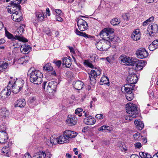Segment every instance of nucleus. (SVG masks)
<instances>
[{
    "label": "nucleus",
    "instance_id": "16",
    "mask_svg": "<svg viewBox=\"0 0 158 158\" xmlns=\"http://www.w3.org/2000/svg\"><path fill=\"white\" fill-rule=\"evenodd\" d=\"M148 30L149 31V34L151 35L152 33H156L158 31L157 25L156 24H152L151 25H149L148 27Z\"/></svg>",
    "mask_w": 158,
    "mask_h": 158
},
{
    "label": "nucleus",
    "instance_id": "60",
    "mask_svg": "<svg viewBox=\"0 0 158 158\" xmlns=\"http://www.w3.org/2000/svg\"><path fill=\"white\" fill-rule=\"evenodd\" d=\"M46 13L47 15H48V16H50V13L49 9L48 8H47L46 9Z\"/></svg>",
    "mask_w": 158,
    "mask_h": 158
},
{
    "label": "nucleus",
    "instance_id": "61",
    "mask_svg": "<svg viewBox=\"0 0 158 158\" xmlns=\"http://www.w3.org/2000/svg\"><path fill=\"white\" fill-rule=\"evenodd\" d=\"M97 98H93V101H91L90 102V107L92 106V104H93L94 102L97 101Z\"/></svg>",
    "mask_w": 158,
    "mask_h": 158
},
{
    "label": "nucleus",
    "instance_id": "5",
    "mask_svg": "<svg viewBox=\"0 0 158 158\" xmlns=\"http://www.w3.org/2000/svg\"><path fill=\"white\" fill-rule=\"evenodd\" d=\"M19 1L18 2H12L11 5L14 7H16V10L15 11L11 16L12 19L14 21L16 22H20L22 19V17L20 10L21 9V6L19 5L21 3V0H19Z\"/></svg>",
    "mask_w": 158,
    "mask_h": 158
},
{
    "label": "nucleus",
    "instance_id": "29",
    "mask_svg": "<svg viewBox=\"0 0 158 158\" xmlns=\"http://www.w3.org/2000/svg\"><path fill=\"white\" fill-rule=\"evenodd\" d=\"M31 49V48L28 45H25L21 46V52L23 53L27 54Z\"/></svg>",
    "mask_w": 158,
    "mask_h": 158
},
{
    "label": "nucleus",
    "instance_id": "38",
    "mask_svg": "<svg viewBox=\"0 0 158 158\" xmlns=\"http://www.w3.org/2000/svg\"><path fill=\"white\" fill-rule=\"evenodd\" d=\"M120 23V20L117 18L113 19L110 21L111 24L113 26L118 25Z\"/></svg>",
    "mask_w": 158,
    "mask_h": 158
},
{
    "label": "nucleus",
    "instance_id": "23",
    "mask_svg": "<svg viewBox=\"0 0 158 158\" xmlns=\"http://www.w3.org/2000/svg\"><path fill=\"white\" fill-rule=\"evenodd\" d=\"M57 140L56 138H54L52 136L50 138V139H47L45 141V143L47 145L51 147L53 145V144L56 145L57 144Z\"/></svg>",
    "mask_w": 158,
    "mask_h": 158
},
{
    "label": "nucleus",
    "instance_id": "20",
    "mask_svg": "<svg viewBox=\"0 0 158 158\" xmlns=\"http://www.w3.org/2000/svg\"><path fill=\"white\" fill-rule=\"evenodd\" d=\"M73 87L75 89L78 90L81 89L83 88V86L84 85L83 82L80 81H77L73 82Z\"/></svg>",
    "mask_w": 158,
    "mask_h": 158
},
{
    "label": "nucleus",
    "instance_id": "59",
    "mask_svg": "<svg viewBox=\"0 0 158 158\" xmlns=\"http://www.w3.org/2000/svg\"><path fill=\"white\" fill-rule=\"evenodd\" d=\"M23 158H31V156L29 153H26L25 154Z\"/></svg>",
    "mask_w": 158,
    "mask_h": 158
},
{
    "label": "nucleus",
    "instance_id": "55",
    "mask_svg": "<svg viewBox=\"0 0 158 158\" xmlns=\"http://www.w3.org/2000/svg\"><path fill=\"white\" fill-rule=\"evenodd\" d=\"M33 158H41L40 157V154H39V152L36 153L33 156Z\"/></svg>",
    "mask_w": 158,
    "mask_h": 158
},
{
    "label": "nucleus",
    "instance_id": "34",
    "mask_svg": "<svg viewBox=\"0 0 158 158\" xmlns=\"http://www.w3.org/2000/svg\"><path fill=\"white\" fill-rule=\"evenodd\" d=\"M100 82L102 83L101 85L109 84V81L108 77L105 76H103L101 78Z\"/></svg>",
    "mask_w": 158,
    "mask_h": 158
},
{
    "label": "nucleus",
    "instance_id": "40",
    "mask_svg": "<svg viewBox=\"0 0 158 158\" xmlns=\"http://www.w3.org/2000/svg\"><path fill=\"white\" fill-rule=\"evenodd\" d=\"M1 115L3 117H6L9 114V111L5 108H3L2 109L1 112Z\"/></svg>",
    "mask_w": 158,
    "mask_h": 158
},
{
    "label": "nucleus",
    "instance_id": "32",
    "mask_svg": "<svg viewBox=\"0 0 158 158\" xmlns=\"http://www.w3.org/2000/svg\"><path fill=\"white\" fill-rule=\"evenodd\" d=\"M104 40L100 39L98 41H97L96 44V46L98 49L100 51H102L103 43Z\"/></svg>",
    "mask_w": 158,
    "mask_h": 158
},
{
    "label": "nucleus",
    "instance_id": "47",
    "mask_svg": "<svg viewBox=\"0 0 158 158\" xmlns=\"http://www.w3.org/2000/svg\"><path fill=\"white\" fill-rule=\"evenodd\" d=\"M53 63L55 64L56 66H58V67H59L61 64V62L60 60H54L53 62Z\"/></svg>",
    "mask_w": 158,
    "mask_h": 158
},
{
    "label": "nucleus",
    "instance_id": "12",
    "mask_svg": "<svg viewBox=\"0 0 158 158\" xmlns=\"http://www.w3.org/2000/svg\"><path fill=\"white\" fill-rule=\"evenodd\" d=\"M127 80L130 84L135 86L134 84L136 83L138 78L136 74L131 73L128 76Z\"/></svg>",
    "mask_w": 158,
    "mask_h": 158
},
{
    "label": "nucleus",
    "instance_id": "18",
    "mask_svg": "<svg viewBox=\"0 0 158 158\" xmlns=\"http://www.w3.org/2000/svg\"><path fill=\"white\" fill-rule=\"evenodd\" d=\"M133 86L129 84H127L124 85L123 87L122 88V91L124 89L126 94L128 93H132L133 90Z\"/></svg>",
    "mask_w": 158,
    "mask_h": 158
},
{
    "label": "nucleus",
    "instance_id": "64",
    "mask_svg": "<svg viewBox=\"0 0 158 158\" xmlns=\"http://www.w3.org/2000/svg\"><path fill=\"white\" fill-rule=\"evenodd\" d=\"M5 42V40L3 39H0V45L3 44Z\"/></svg>",
    "mask_w": 158,
    "mask_h": 158
},
{
    "label": "nucleus",
    "instance_id": "33",
    "mask_svg": "<svg viewBox=\"0 0 158 158\" xmlns=\"http://www.w3.org/2000/svg\"><path fill=\"white\" fill-rule=\"evenodd\" d=\"M8 66V63L4 61H0V71H3L4 69L7 68Z\"/></svg>",
    "mask_w": 158,
    "mask_h": 158
},
{
    "label": "nucleus",
    "instance_id": "39",
    "mask_svg": "<svg viewBox=\"0 0 158 158\" xmlns=\"http://www.w3.org/2000/svg\"><path fill=\"white\" fill-rule=\"evenodd\" d=\"M40 154V157L41 158H50L51 156L50 154H46L45 152H39Z\"/></svg>",
    "mask_w": 158,
    "mask_h": 158
},
{
    "label": "nucleus",
    "instance_id": "56",
    "mask_svg": "<svg viewBox=\"0 0 158 158\" xmlns=\"http://www.w3.org/2000/svg\"><path fill=\"white\" fill-rule=\"evenodd\" d=\"M130 158H140L139 156L136 154H133L131 155Z\"/></svg>",
    "mask_w": 158,
    "mask_h": 158
},
{
    "label": "nucleus",
    "instance_id": "53",
    "mask_svg": "<svg viewBox=\"0 0 158 158\" xmlns=\"http://www.w3.org/2000/svg\"><path fill=\"white\" fill-rule=\"evenodd\" d=\"M56 21L59 22H62L63 21L62 18L58 15H56Z\"/></svg>",
    "mask_w": 158,
    "mask_h": 158
},
{
    "label": "nucleus",
    "instance_id": "48",
    "mask_svg": "<svg viewBox=\"0 0 158 158\" xmlns=\"http://www.w3.org/2000/svg\"><path fill=\"white\" fill-rule=\"evenodd\" d=\"M75 32L77 35L82 36L84 35L83 34H84V33L80 31L77 29H76Z\"/></svg>",
    "mask_w": 158,
    "mask_h": 158
},
{
    "label": "nucleus",
    "instance_id": "7",
    "mask_svg": "<svg viewBox=\"0 0 158 158\" xmlns=\"http://www.w3.org/2000/svg\"><path fill=\"white\" fill-rule=\"evenodd\" d=\"M132 62V64H131V65L135 66V69L136 71L141 70L144 66V61L143 60H139L137 59L134 58Z\"/></svg>",
    "mask_w": 158,
    "mask_h": 158
},
{
    "label": "nucleus",
    "instance_id": "37",
    "mask_svg": "<svg viewBox=\"0 0 158 158\" xmlns=\"http://www.w3.org/2000/svg\"><path fill=\"white\" fill-rule=\"evenodd\" d=\"M126 97L127 99L129 101L132 100L134 98V95L133 92L128 93L126 94Z\"/></svg>",
    "mask_w": 158,
    "mask_h": 158
},
{
    "label": "nucleus",
    "instance_id": "50",
    "mask_svg": "<svg viewBox=\"0 0 158 158\" xmlns=\"http://www.w3.org/2000/svg\"><path fill=\"white\" fill-rule=\"evenodd\" d=\"M11 89L10 88V87H8L7 86V91L6 93V96H9L11 94Z\"/></svg>",
    "mask_w": 158,
    "mask_h": 158
},
{
    "label": "nucleus",
    "instance_id": "19",
    "mask_svg": "<svg viewBox=\"0 0 158 158\" xmlns=\"http://www.w3.org/2000/svg\"><path fill=\"white\" fill-rule=\"evenodd\" d=\"M11 145V143H8L6 146H4L2 148V152L5 156L8 157L10 155V153L9 152V150Z\"/></svg>",
    "mask_w": 158,
    "mask_h": 158
},
{
    "label": "nucleus",
    "instance_id": "54",
    "mask_svg": "<svg viewBox=\"0 0 158 158\" xmlns=\"http://www.w3.org/2000/svg\"><path fill=\"white\" fill-rule=\"evenodd\" d=\"M55 12L59 15L61 14L62 11L60 10V9H56L55 10Z\"/></svg>",
    "mask_w": 158,
    "mask_h": 158
},
{
    "label": "nucleus",
    "instance_id": "13",
    "mask_svg": "<svg viewBox=\"0 0 158 158\" xmlns=\"http://www.w3.org/2000/svg\"><path fill=\"white\" fill-rule=\"evenodd\" d=\"M136 54L139 58L143 59L147 57L148 53L144 48H140L136 52Z\"/></svg>",
    "mask_w": 158,
    "mask_h": 158
},
{
    "label": "nucleus",
    "instance_id": "14",
    "mask_svg": "<svg viewBox=\"0 0 158 158\" xmlns=\"http://www.w3.org/2000/svg\"><path fill=\"white\" fill-rule=\"evenodd\" d=\"M57 84L56 82L51 81L48 83L47 86V92L49 93L55 92L57 87Z\"/></svg>",
    "mask_w": 158,
    "mask_h": 158
},
{
    "label": "nucleus",
    "instance_id": "15",
    "mask_svg": "<svg viewBox=\"0 0 158 158\" xmlns=\"http://www.w3.org/2000/svg\"><path fill=\"white\" fill-rule=\"evenodd\" d=\"M8 137L7 133L3 131H0V143H5L8 139Z\"/></svg>",
    "mask_w": 158,
    "mask_h": 158
},
{
    "label": "nucleus",
    "instance_id": "49",
    "mask_svg": "<svg viewBox=\"0 0 158 158\" xmlns=\"http://www.w3.org/2000/svg\"><path fill=\"white\" fill-rule=\"evenodd\" d=\"M95 117L97 118L102 119L103 118V116L102 114H98L96 115Z\"/></svg>",
    "mask_w": 158,
    "mask_h": 158
},
{
    "label": "nucleus",
    "instance_id": "25",
    "mask_svg": "<svg viewBox=\"0 0 158 158\" xmlns=\"http://www.w3.org/2000/svg\"><path fill=\"white\" fill-rule=\"evenodd\" d=\"M62 62L63 64L65 65L67 68L70 67L72 64L71 59L69 58L64 57L62 59Z\"/></svg>",
    "mask_w": 158,
    "mask_h": 158
},
{
    "label": "nucleus",
    "instance_id": "42",
    "mask_svg": "<svg viewBox=\"0 0 158 158\" xmlns=\"http://www.w3.org/2000/svg\"><path fill=\"white\" fill-rule=\"evenodd\" d=\"M139 154L141 158H145L148 157V158L150 157V155L148 153H146L143 152H140Z\"/></svg>",
    "mask_w": 158,
    "mask_h": 158
},
{
    "label": "nucleus",
    "instance_id": "17",
    "mask_svg": "<svg viewBox=\"0 0 158 158\" xmlns=\"http://www.w3.org/2000/svg\"><path fill=\"white\" fill-rule=\"evenodd\" d=\"M84 122L86 124L91 125L95 123L96 120L92 116H89L87 117L84 118Z\"/></svg>",
    "mask_w": 158,
    "mask_h": 158
},
{
    "label": "nucleus",
    "instance_id": "22",
    "mask_svg": "<svg viewBox=\"0 0 158 158\" xmlns=\"http://www.w3.org/2000/svg\"><path fill=\"white\" fill-rule=\"evenodd\" d=\"M157 48H158V39L154 40L149 46V49L151 51H153Z\"/></svg>",
    "mask_w": 158,
    "mask_h": 158
},
{
    "label": "nucleus",
    "instance_id": "43",
    "mask_svg": "<svg viewBox=\"0 0 158 158\" xmlns=\"http://www.w3.org/2000/svg\"><path fill=\"white\" fill-rule=\"evenodd\" d=\"M84 64L85 65H86L91 68L93 69L94 68V66L92 63H90L89 60H85L84 62Z\"/></svg>",
    "mask_w": 158,
    "mask_h": 158
},
{
    "label": "nucleus",
    "instance_id": "27",
    "mask_svg": "<svg viewBox=\"0 0 158 158\" xmlns=\"http://www.w3.org/2000/svg\"><path fill=\"white\" fill-rule=\"evenodd\" d=\"M29 56H23L19 59L17 62L19 64H22L25 63L28 61L29 59Z\"/></svg>",
    "mask_w": 158,
    "mask_h": 158
},
{
    "label": "nucleus",
    "instance_id": "4",
    "mask_svg": "<svg viewBox=\"0 0 158 158\" xmlns=\"http://www.w3.org/2000/svg\"><path fill=\"white\" fill-rule=\"evenodd\" d=\"M126 111L130 114L126 119L129 121H131L133 118H136L139 113L137 107L135 105L130 103L126 104Z\"/></svg>",
    "mask_w": 158,
    "mask_h": 158
},
{
    "label": "nucleus",
    "instance_id": "30",
    "mask_svg": "<svg viewBox=\"0 0 158 158\" xmlns=\"http://www.w3.org/2000/svg\"><path fill=\"white\" fill-rule=\"evenodd\" d=\"M133 58H130L129 57H124L121 59V62L126 63V64L127 65H131V64H132V61L133 60Z\"/></svg>",
    "mask_w": 158,
    "mask_h": 158
},
{
    "label": "nucleus",
    "instance_id": "6",
    "mask_svg": "<svg viewBox=\"0 0 158 158\" xmlns=\"http://www.w3.org/2000/svg\"><path fill=\"white\" fill-rule=\"evenodd\" d=\"M114 29L110 28H106L102 30L99 35L102 39L107 40H112L114 38Z\"/></svg>",
    "mask_w": 158,
    "mask_h": 158
},
{
    "label": "nucleus",
    "instance_id": "26",
    "mask_svg": "<svg viewBox=\"0 0 158 158\" xmlns=\"http://www.w3.org/2000/svg\"><path fill=\"white\" fill-rule=\"evenodd\" d=\"M26 104L25 99H19L15 102V107H24Z\"/></svg>",
    "mask_w": 158,
    "mask_h": 158
},
{
    "label": "nucleus",
    "instance_id": "8",
    "mask_svg": "<svg viewBox=\"0 0 158 158\" xmlns=\"http://www.w3.org/2000/svg\"><path fill=\"white\" fill-rule=\"evenodd\" d=\"M5 35L9 39L13 40H18L22 41L27 42V39H25L23 37L16 35L14 36V35L8 31L6 28L5 30Z\"/></svg>",
    "mask_w": 158,
    "mask_h": 158
},
{
    "label": "nucleus",
    "instance_id": "52",
    "mask_svg": "<svg viewBox=\"0 0 158 158\" xmlns=\"http://www.w3.org/2000/svg\"><path fill=\"white\" fill-rule=\"evenodd\" d=\"M83 34L84 35H83V36L85 38H87L89 39H92L93 38V37L92 36L87 34L85 33H84V34Z\"/></svg>",
    "mask_w": 158,
    "mask_h": 158
},
{
    "label": "nucleus",
    "instance_id": "45",
    "mask_svg": "<svg viewBox=\"0 0 158 158\" xmlns=\"http://www.w3.org/2000/svg\"><path fill=\"white\" fill-rule=\"evenodd\" d=\"M119 147L122 152H125L127 150L126 147L125 146H124L122 143H119Z\"/></svg>",
    "mask_w": 158,
    "mask_h": 158
},
{
    "label": "nucleus",
    "instance_id": "58",
    "mask_svg": "<svg viewBox=\"0 0 158 158\" xmlns=\"http://www.w3.org/2000/svg\"><path fill=\"white\" fill-rule=\"evenodd\" d=\"M68 48L69 49L71 52L72 53H75V51L73 48V47L69 46Z\"/></svg>",
    "mask_w": 158,
    "mask_h": 158
},
{
    "label": "nucleus",
    "instance_id": "41",
    "mask_svg": "<svg viewBox=\"0 0 158 158\" xmlns=\"http://www.w3.org/2000/svg\"><path fill=\"white\" fill-rule=\"evenodd\" d=\"M36 17L39 19V20L42 21L44 19V16L42 13L41 12H37L36 13Z\"/></svg>",
    "mask_w": 158,
    "mask_h": 158
},
{
    "label": "nucleus",
    "instance_id": "62",
    "mask_svg": "<svg viewBox=\"0 0 158 158\" xmlns=\"http://www.w3.org/2000/svg\"><path fill=\"white\" fill-rule=\"evenodd\" d=\"M149 22V21H148V19H147L143 23V26H146V25H147L148 24V23Z\"/></svg>",
    "mask_w": 158,
    "mask_h": 158
},
{
    "label": "nucleus",
    "instance_id": "46",
    "mask_svg": "<svg viewBox=\"0 0 158 158\" xmlns=\"http://www.w3.org/2000/svg\"><path fill=\"white\" fill-rule=\"evenodd\" d=\"M130 17V15L128 13L124 14L122 15V17L126 21H128L129 20V18Z\"/></svg>",
    "mask_w": 158,
    "mask_h": 158
},
{
    "label": "nucleus",
    "instance_id": "44",
    "mask_svg": "<svg viewBox=\"0 0 158 158\" xmlns=\"http://www.w3.org/2000/svg\"><path fill=\"white\" fill-rule=\"evenodd\" d=\"M83 111V109L81 108H78L75 111V114H78V116L80 117L82 116L81 112Z\"/></svg>",
    "mask_w": 158,
    "mask_h": 158
},
{
    "label": "nucleus",
    "instance_id": "2",
    "mask_svg": "<svg viewBox=\"0 0 158 158\" xmlns=\"http://www.w3.org/2000/svg\"><path fill=\"white\" fill-rule=\"evenodd\" d=\"M77 135V133L75 131L70 130L65 131L64 132L62 135L56 138L57 140L56 143L62 144L68 143L71 139L75 138Z\"/></svg>",
    "mask_w": 158,
    "mask_h": 158
},
{
    "label": "nucleus",
    "instance_id": "63",
    "mask_svg": "<svg viewBox=\"0 0 158 158\" xmlns=\"http://www.w3.org/2000/svg\"><path fill=\"white\" fill-rule=\"evenodd\" d=\"M103 127V130H105V129H106L107 130H109V128H110V127L106 126L103 125L102 126Z\"/></svg>",
    "mask_w": 158,
    "mask_h": 158
},
{
    "label": "nucleus",
    "instance_id": "10",
    "mask_svg": "<svg viewBox=\"0 0 158 158\" xmlns=\"http://www.w3.org/2000/svg\"><path fill=\"white\" fill-rule=\"evenodd\" d=\"M77 25L79 29L81 31L86 30L88 28L87 23L81 19H79L77 21Z\"/></svg>",
    "mask_w": 158,
    "mask_h": 158
},
{
    "label": "nucleus",
    "instance_id": "21",
    "mask_svg": "<svg viewBox=\"0 0 158 158\" xmlns=\"http://www.w3.org/2000/svg\"><path fill=\"white\" fill-rule=\"evenodd\" d=\"M140 38V33L139 29H136L133 32L131 35V38L134 40H139Z\"/></svg>",
    "mask_w": 158,
    "mask_h": 158
},
{
    "label": "nucleus",
    "instance_id": "1",
    "mask_svg": "<svg viewBox=\"0 0 158 158\" xmlns=\"http://www.w3.org/2000/svg\"><path fill=\"white\" fill-rule=\"evenodd\" d=\"M27 75L29 77L30 81L35 84H40L42 81L43 74L38 70L31 68L29 70Z\"/></svg>",
    "mask_w": 158,
    "mask_h": 158
},
{
    "label": "nucleus",
    "instance_id": "24",
    "mask_svg": "<svg viewBox=\"0 0 158 158\" xmlns=\"http://www.w3.org/2000/svg\"><path fill=\"white\" fill-rule=\"evenodd\" d=\"M134 124L136 128L139 130H141L144 127V124L140 120H135Z\"/></svg>",
    "mask_w": 158,
    "mask_h": 158
},
{
    "label": "nucleus",
    "instance_id": "28",
    "mask_svg": "<svg viewBox=\"0 0 158 158\" xmlns=\"http://www.w3.org/2000/svg\"><path fill=\"white\" fill-rule=\"evenodd\" d=\"M112 40H104V42L103 43L102 50L105 51L109 49L111 46V44L110 41Z\"/></svg>",
    "mask_w": 158,
    "mask_h": 158
},
{
    "label": "nucleus",
    "instance_id": "35",
    "mask_svg": "<svg viewBox=\"0 0 158 158\" xmlns=\"http://www.w3.org/2000/svg\"><path fill=\"white\" fill-rule=\"evenodd\" d=\"M43 69L44 70L49 71L52 70L53 69V67L51 66V64L50 63L46 64L43 67Z\"/></svg>",
    "mask_w": 158,
    "mask_h": 158
},
{
    "label": "nucleus",
    "instance_id": "36",
    "mask_svg": "<svg viewBox=\"0 0 158 158\" xmlns=\"http://www.w3.org/2000/svg\"><path fill=\"white\" fill-rule=\"evenodd\" d=\"M134 139L135 141H140L142 139V136L140 134L137 133L133 135Z\"/></svg>",
    "mask_w": 158,
    "mask_h": 158
},
{
    "label": "nucleus",
    "instance_id": "3",
    "mask_svg": "<svg viewBox=\"0 0 158 158\" xmlns=\"http://www.w3.org/2000/svg\"><path fill=\"white\" fill-rule=\"evenodd\" d=\"M24 82L23 80L15 81L11 79L9 82L7 87L11 89L12 92L15 94H17L23 88Z\"/></svg>",
    "mask_w": 158,
    "mask_h": 158
},
{
    "label": "nucleus",
    "instance_id": "51",
    "mask_svg": "<svg viewBox=\"0 0 158 158\" xmlns=\"http://www.w3.org/2000/svg\"><path fill=\"white\" fill-rule=\"evenodd\" d=\"M135 147L138 148H140L142 147L141 144L140 143L138 142L135 144Z\"/></svg>",
    "mask_w": 158,
    "mask_h": 158
},
{
    "label": "nucleus",
    "instance_id": "9",
    "mask_svg": "<svg viewBox=\"0 0 158 158\" xmlns=\"http://www.w3.org/2000/svg\"><path fill=\"white\" fill-rule=\"evenodd\" d=\"M90 74L89 76L90 81L91 83L96 82L95 77L99 76L101 74L100 71L97 69L91 71Z\"/></svg>",
    "mask_w": 158,
    "mask_h": 158
},
{
    "label": "nucleus",
    "instance_id": "11",
    "mask_svg": "<svg viewBox=\"0 0 158 158\" xmlns=\"http://www.w3.org/2000/svg\"><path fill=\"white\" fill-rule=\"evenodd\" d=\"M77 118L74 115H69L66 119V122L68 125L72 126L75 125L77 123Z\"/></svg>",
    "mask_w": 158,
    "mask_h": 158
},
{
    "label": "nucleus",
    "instance_id": "31",
    "mask_svg": "<svg viewBox=\"0 0 158 158\" xmlns=\"http://www.w3.org/2000/svg\"><path fill=\"white\" fill-rule=\"evenodd\" d=\"M12 2H14V1H11V2L9 3L10 5H8L6 7L8 13L10 14L13 13V12L16 10V7H14V6H12V5H11V3Z\"/></svg>",
    "mask_w": 158,
    "mask_h": 158
},
{
    "label": "nucleus",
    "instance_id": "57",
    "mask_svg": "<svg viewBox=\"0 0 158 158\" xmlns=\"http://www.w3.org/2000/svg\"><path fill=\"white\" fill-rule=\"evenodd\" d=\"M109 56L110 58V60L111 61V63H113L114 61V55L111 56Z\"/></svg>",
    "mask_w": 158,
    "mask_h": 158
}]
</instances>
